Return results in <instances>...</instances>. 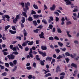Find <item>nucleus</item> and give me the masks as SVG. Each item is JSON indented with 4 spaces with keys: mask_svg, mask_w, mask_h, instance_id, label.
<instances>
[{
    "mask_svg": "<svg viewBox=\"0 0 79 79\" xmlns=\"http://www.w3.org/2000/svg\"><path fill=\"white\" fill-rule=\"evenodd\" d=\"M49 40H53V38L52 37H49Z\"/></svg>",
    "mask_w": 79,
    "mask_h": 79,
    "instance_id": "55",
    "label": "nucleus"
},
{
    "mask_svg": "<svg viewBox=\"0 0 79 79\" xmlns=\"http://www.w3.org/2000/svg\"><path fill=\"white\" fill-rule=\"evenodd\" d=\"M38 31H39V30H38V29H37L36 30L34 31V32L35 33H37L38 32Z\"/></svg>",
    "mask_w": 79,
    "mask_h": 79,
    "instance_id": "61",
    "label": "nucleus"
},
{
    "mask_svg": "<svg viewBox=\"0 0 79 79\" xmlns=\"http://www.w3.org/2000/svg\"><path fill=\"white\" fill-rule=\"evenodd\" d=\"M65 54L66 56H71V55H70V54H69V52H66L65 53Z\"/></svg>",
    "mask_w": 79,
    "mask_h": 79,
    "instance_id": "35",
    "label": "nucleus"
},
{
    "mask_svg": "<svg viewBox=\"0 0 79 79\" xmlns=\"http://www.w3.org/2000/svg\"><path fill=\"white\" fill-rule=\"evenodd\" d=\"M62 58H63V56H62V55H59L57 57V60H59Z\"/></svg>",
    "mask_w": 79,
    "mask_h": 79,
    "instance_id": "22",
    "label": "nucleus"
},
{
    "mask_svg": "<svg viewBox=\"0 0 79 79\" xmlns=\"http://www.w3.org/2000/svg\"><path fill=\"white\" fill-rule=\"evenodd\" d=\"M52 57H47L46 58V60H49V61H51V60H52Z\"/></svg>",
    "mask_w": 79,
    "mask_h": 79,
    "instance_id": "27",
    "label": "nucleus"
},
{
    "mask_svg": "<svg viewBox=\"0 0 79 79\" xmlns=\"http://www.w3.org/2000/svg\"><path fill=\"white\" fill-rule=\"evenodd\" d=\"M21 5H22V8H24V3L22 2L21 3Z\"/></svg>",
    "mask_w": 79,
    "mask_h": 79,
    "instance_id": "47",
    "label": "nucleus"
},
{
    "mask_svg": "<svg viewBox=\"0 0 79 79\" xmlns=\"http://www.w3.org/2000/svg\"><path fill=\"white\" fill-rule=\"evenodd\" d=\"M60 50H61L62 51H63V52H65V51H66V48H64L63 49L60 48Z\"/></svg>",
    "mask_w": 79,
    "mask_h": 79,
    "instance_id": "46",
    "label": "nucleus"
},
{
    "mask_svg": "<svg viewBox=\"0 0 79 79\" xmlns=\"http://www.w3.org/2000/svg\"><path fill=\"white\" fill-rule=\"evenodd\" d=\"M15 56H14V55L12 54L10 56V59H11V60H13V59H15Z\"/></svg>",
    "mask_w": 79,
    "mask_h": 79,
    "instance_id": "24",
    "label": "nucleus"
},
{
    "mask_svg": "<svg viewBox=\"0 0 79 79\" xmlns=\"http://www.w3.org/2000/svg\"><path fill=\"white\" fill-rule=\"evenodd\" d=\"M43 27V26L42 25H40L38 27H37V28H39L40 29H42Z\"/></svg>",
    "mask_w": 79,
    "mask_h": 79,
    "instance_id": "59",
    "label": "nucleus"
},
{
    "mask_svg": "<svg viewBox=\"0 0 79 79\" xmlns=\"http://www.w3.org/2000/svg\"><path fill=\"white\" fill-rule=\"evenodd\" d=\"M44 10H47V9H48V7H47V6L46 5L44 4Z\"/></svg>",
    "mask_w": 79,
    "mask_h": 79,
    "instance_id": "41",
    "label": "nucleus"
},
{
    "mask_svg": "<svg viewBox=\"0 0 79 79\" xmlns=\"http://www.w3.org/2000/svg\"><path fill=\"white\" fill-rule=\"evenodd\" d=\"M27 77L28 79H31L32 78V75H29L27 76Z\"/></svg>",
    "mask_w": 79,
    "mask_h": 79,
    "instance_id": "34",
    "label": "nucleus"
},
{
    "mask_svg": "<svg viewBox=\"0 0 79 79\" xmlns=\"http://www.w3.org/2000/svg\"><path fill=\"white\" fill-rule=\"evenodd\" d=\"M58 45H59L60 47H62L63 46V43H62L60 42H58Z\"/></svg>",
    "mask_w": 79,
    "mask_h": 79,
    "instance_id": "26",
    "label": "nucleus"
},
{
    "mask_svg": "<svg viewBox=\"0 0 79 79\" xmlns=\"http://www.w3.org/2000/svg\"><path fill=\"white\" fill-rule=\"evenodd\" d=\"M12 34H16V31H13L11 30H10L9 31Z\"/></svg>",
    "mask_w": 79,
    "mask_h": 79,
    "instance_id": "15",
    "label": "nucleus"
},
{
    "mask_svg": "<svg viewBox=\"0 0 79 79\" xmlns=\"http://www.w3.org/2000/svg\"><path fill=\"white\" fill-rule=\"evenodd\" d=\"M64 1L66 2L65 3L67 5H71V2L69 0H64Z\"/></svg>",
    "mask_w": 79,
    "mask_h": 79,
    "instance_id": "5",
    "label": "nucleus"
},
{
    "mask_svg": "<svg viewBox=\"0 0 79 79\" xmlns=\"http://www.w3.org/2000/svg\"><path fill=\"white\" fill-rule=\"evenodd\" d=\"M59 19L57 17H56V21L57 22V21H59Z\"/></svg>",
    "mask_w": 79,
    "mask_h": 79,
    "instance_id": "60",
    "label": "nucleus"
},
{
    "mask_svg": "<svg viewBox=\"0 0 79 79\" xmlns=\"http://www.w3.org/2000/svg\"><path fill=\"white\" fill-rule=\"evenodd\" d=\"M10 65V66H12V67H13V66H14L15 65L12 62H10L9 63Z\"/></svg>",
    "mask_w": 79,
    "mask_h": 79,
    "instance_id": "32",
    "label": "nucleus"
},
{
    "mask_svg": "<svg viewBox=\"0 0 79 79\" xmlns=\"http://www.w3.org/2000/svg\"><path fill=\"white\" fill-rule=\"evenodd\" d=\"M33 66L34 68H35V67H36V64L35 63H33Z\"/></svg>",
    "mask_w": 79,
    "mask_h": 79,
    "instance_id": "54",
    "label": "nucleus"
},
{
    "mask_svg": "<svg viewBox=\"0 0 79 79\" xmlns=\"http://www.w3.org/2000/svg\"><path fill=\"white\" fill-rule=\"evenodd\" d=\"M10 27V25H7V26H5V31H7L8 29V28Z\"/></svg>",
    "mask_w": 79,
    "mask_h": 79,
    "instance_id": "17",
    "label": "nucleus"
},
{
    "mask_svg": "<svg viewBox=\"0 0 79 79\" xmlns=\"http://www.w3.org/2000/svg\"><path fill=\"white\" fill-rule=\"evenodd\" d=\"M38 52L40 54V55H42L43 56H45L47 55H46V52H41L40 51H39Z\"/></svg>",
    "mask_w": 79,
    "mask_h": 79,
    "instance_id": "4",
    "label": "nucleus"
},
{
    "mask_svg": "<svg viewBox=\"0 0 79 79\" xmlns=\"http://www.w3.org/2000/svg\"><path fill=\"white\" fill-rule=\"evenodd\" d=\"M79 11V8L77 6H75V8L73 10V12H77Z\"/></svg>",
    "mask_w": 79,
    "mask_h": 79,
    "instance_id": "7",
    "label": "nucleus"
},
{
    "mask_svg": "<svg viewBox=\"0 0 79 79\" xmlns=\"http://www.w3.org/2000/svg\"><path fill=\"white\" fill-rule=\"evenodd\" d=\"M28 20L29 21H33V19L32 17H30L28 19Z\"/></svg>",
    "mask_w": 79,
    "mask_h": 79,
    "instance_id": "19",
    "label": "nucleus"
},
{
    "mask_svg": "<svg viewBox=\"0 0 79 79\" xmlns=\"http://www.w3.org/2000/svg\"><path fill=\"white\" fill-rule=\"evenodd\" d=\"M76 56V53H74L73 56L72 54L70 55V56L71 58H74V57Z\"/></svg>",
    "mask_w": 79,
    "mask_h": 79,
    "instance_id": "28",
    "label": "nucleus"
},
{
    "mask_svg": "<svg viewBox=\"0 0 79 79\" xmlns=\"http://www.w3.org/2000/svg\"><path fill=\"white\" fill-rule=\"evenodd\" d=\"M12 29L14 31L16 30V28L14 26H12Z\"/></svg>",
    "mask_w": 79,
    "mask_h": 79,
    "instance_id": "53",
    "label": "nucleus"
},
{
    "mask_svg": "<svg viewBox=\"0 0 79 79\" xmlns=\"http://www.w3.org/2000/svg\"><path fill=\"white\" fill-rule=\"evenodd\" d=\"M33 16L34 18L36 19V18H39V15H33Z\"/></svg>",
    "mask_w": 79,
    "mask_h": 79,
    "instance_id": "33",
    "label": "nucleus"
},
{
    "mask_svg": "<svg viewBox=\"0 0 79 79\" xmlns=\"http://www.w3.org/2000/svg\"><path fill=\"white\" fill-rule=\"evenodd\" d=\"M34 44V41H31L28 44L29 45H32Z\"/></svg>",
    "mask_w": 79,
    "mask_h": 79,
    "instance_id": "29",
    "label": "nucleus"
},
{
    "mask_svg": "<svg viewBox=\"0 0 79 79\" xmlns=\"http://www.w3.org/2000/svg\"><path fill=\"white\" fill-rule=\"evenodd\" d=\"M2 20L5 21V18H7V19H10V16L8 15H2Z\"/></svg>",
    "mask_w": 79,
    "mask_h": 79,
    "instance_id": "2",
    "label": "nucleus"
},
{
    "mask_svg": "<svg viewBox=\"0 0 79 79\" xmlns=\"http://www.w3.org/2000/svg\"><path fill=\"white\" fill-rule=\"evenodd\" d=\"M74 43L75 44H79V42L77 40H75Z\"/></svg>",
    "mask_w": 79,
    "mask_h": 79,
    "instance_id": "42",
    "label": "nucleus"
},
{
    "mask_svg": "<svg viewBox=\"0 0 79 79\" xmlns=\"http://www.w3.org/2000/svg\"><path fill=\"white\" fill-rule=\"evenodd\" d=\"M55 51L57 53H60V50L59 49H56Z\"/></svg>",
    "mask_w": 79,
    "mask_h": 79,
    "instance_id": "49",
    "label": "nucleus"
},
{
    "mask_svg": "<svg viewBox=\"0 0 79 79\" xmlns=\"http://www.w3.org/2000/svg\"><path fill=\"white\" fill-rule=\"evenodd\" d=\"M43 72H44V74H47L48 72H47V71L45 70V69H43Z\"/></svg>",
    "mask_w": 79,
    "mask_h": 79,
    "instance_id": "57",
    "label": "nucleus"
},
{
    "mask_svg": "<svg viewBox=\"0 0 79 79\" xmlns=\"http://www.w3.org/2000/svg\"><path fill=\"white\" fill-rule=\"evenodd\" d=\"M58 71H60V66H57L56 69V73H58Z\"/></svg>",
    "mask_w": 79,
    "mask_h": 79,
    "instance_id": "20",
    "label": "nucleus"
},
{
    "mask_svg": "<svg viewBox=\"0 0 79 79\" xmlns=\"http://www.w3.org/2000/svg\"><path fill=\"white\" fill-rule=\"evenodd\" d=\"M47 48L45 46H41V49L43 50H47Z\"/></svg>",
    "mask_w": 79,
    "mask_h": 79,
    "instance_id": "11",
    "label": "nucleus"
},
{
    "mask_svg": "<svg viewBox=\"0 0 79 79\" xmlns=\"http://www.w3.org/2000/svg\"><path fill=\"white\" fill-rule=\"evenodd\" d=\"M56 7V5H55V4H53L52 6L50 7L51 10H53V11L55 10Z\"/></svg>",
    "mask_w": 79,
    "mask_h": 79,
    "instance_id": "8",
    "label": "nucleus"
},
{
    "mask_svg": "<svg viewBox=\"0 0 79 79\" xmlns=\"http://www.w3.org/2000/svg\"><path fill=\"white\" fill-rule=\"evenodd\" d=\"M44 33L43 32H42L41 34L39 35V36L40 37V38L45 39V37H44Z\"/></svg>",
    "mask_w": 79,
    "mask_h": 79,
    "instance_id": "6",
    "label": "nucleus"
},
{
    "mask_svg": "<svg viewBox=\"0 0 79 79\" xmlns=\"http://www.w3.org/2000/svg\"><path fill=\"white\" fill-rule=\"evenodd\" d=\"M25 7L26 9L25 8H23V11L25 12H27V10H29V6H30V3L29 2H27V3H25Z\"/></svg>",
    "mask_w": 79,
    "mask_h": 79,
    "instance_id": "1",
    "label": "nucleus"
},
{
    "mask_svg": "<svg viewBox=\"0 0 79 79\" xmlns=\"http://www.w3.org/2000/svg\"><path fill=\"white\" fill-rule=\"evenodd\" d=\"M21 21L22 23H24L25 22V18L24 17H22Z\"/></svg>",
    "mask_w": 79,
    "mask_h": 79,
    "instance_id": "14",
    "label": "nucleus"
},
{
    "mask_svg": "<svg viewBox=\"0 0 79 79\" xmlns=\"http://www.w3.org/2000/svg\"><path fill=\"white\" fill-rule=\"evenodd\" d=\"M57 32L58 33H61V30L60 28H57Z\"/></svg>",
    "mask_w": 79,
    "mask_h": 79,
    "instance_id": "23",
    "label": "nucleus"
},
{
    "mask_svg": "<svg viewBox=\"0 0 79 79\" xmlns=\"http://www.w3.org/2000/svg\"><path fill=\"white\" fill-rule=\"evenodd\" d=\"M10 49H13V45H10Z\"/></svg>",
    "mask_w": 79,
    "mask_h": 79,
    "instance_id": "52",
    "label": "nucleus"
},
{
    "mask_svg": "<svg viewBox=\"0 0 79 79\" xmlns=\"http://www.w3.org/2000/svg\"><path fill=\"white\" fill-rule=\"evenodd\" d=\"M2 76H6V73L4 72V73H3L2 74Z\"/></svg>",
    "mask_w": 79,
    "mask_h": 79,
    "instance_id": "45",
    "label": "nucleus"
},
{
    "mask_svg": "<svg viewBox=\"0 0 79 79\" xmlns=\"http://www.w3.org/2000/svg\"><path fill=\"white\" fill-rule=\"evenodd\" d=\"M20 18V15H16V18H15V19H14L13 20V22L15 24L16 23V22L18 21V19H19Z\"/></svg>",
    "mask_w": 79,
    "mask_h": 79,
    "instance_id": "3",
    "label": "nucleus"
},
{
    "mask_svg": "<svg viewBox=\"0 0 79 79\" xmlns=\"http://www.w3.org/2000/svg\"><path fill=\"white\" fill-rule=\"evenodd\" d=\"M42 21L43 23H44V24H47V21H46V20L45 19H43L42 20Z\"/></svg>",
    "mask_w": 79,
    "mask_h": 79,
    "instance_id": "48",
    "label": "nucleus"
},
{
    "mask_svg": "<svg viewBox=\"0 0 79 79\" xmlns=\"http://www.w3.org/2000/svg\"><path fill=\"white\" fill-rule=\"evenodd\" d=\"M48 76H51V74L50 73H48L45 75V77H48Z\"/></svg>",
    "mask_w": 79,
    "mask_h": 79,
    "instance_id": "38",
    "label": "nucleus"
},
{
    "mask_svg": "<svg viewBox=\"0 0 79 79\" xmlns=\"http://www.w3.org/2000/svg\"><path fill=\"white\" fill-rule=\"evenodd\" d=\"M54 14H55V15H56L57 16H58L60 15V14H59V13L56 11H55L54 12Z\"/></svg>",
    "mask_w": 79,
    "mask_h": 79,
    "instance_id": "30",
    "label": "nucleus"
},
{
    "mask_svg": "<svg viewBox=\"0 0 79 79\" xmlns=\"http://www.w3.org/2000/svg\"><path fill=\"white\" fill-rule=\"evenodd\" d=\"M49 28L50 29H52V28H53V25H52L50 24L49 26Z\"/></svg>",
    "mask_w": 79,
    "mask_h": 79,
    "instance_id": "40",
    "label": "nucleus"
},
{
    "mask_svg": "<svg viewBox=\"0 0 79 79\" xmlns=\"http://www.w3.org/2000/svg\"><path fill=\"white\" fill-rule=\"evenodd\" d=\"M17 49H19V48H18V47H15L12 48V50L13 51H17Z\"/></svg>",
    "mask_w": 79,
    "mask_h": 79,
    "instance_id": "13",
    "label": "nucleus"
},
{
    "mask_svg": "<svg viewBox=\"0 0 79 79\" xmlns=\"http://www.w3.org/2000/svg\"><path fill=\"white\" fill-rule=\"evenodd\" d=\"M5 65L6 66L7 68H9V64L8 63H6L5 64Z\"/></svg>",
    "mask_w": 79,
    "mask_h": 79,
    "instance_id": "50",
    "label": "nucleus"
},
{
    "mask_svg": "<svg viewBox=\"0 0 79 79\" xmlns=\"http://www.w3.org/2000/svg\"><path fill=\"white\" fill-rule=\"evenodd\" d=\"M29 55L31 57V58H34V56L32 54L29 53Z\"/></svg>",
    "mask_w": 79,
    "mask_h": 79,
    "instance_id": "58",
    "label": "nucleus"
},
{
    "mask_svg": "<svg viewBox=\"0 0 79 79\" xmlns=\"http://www.w3.org/2000/svg\"><path fill=\"white\" fill-rule=\"evenodd\" d=\"M7 51H8V49L6 48V49H4L2 50V52H6Z\"/></svg>",
    "mask_w": 79,
    "mask_h": 79,
    "instance_id": "62",
    "label": "nucleus"
},
{
    "mask_svg": "<svg viewBox=\"0 0 79 79\" xmlns=\"http://www.w3.org/2000/svg\"><path fill=\"white\" fill-rule=\"evenodd\" d=\"M33 23L35 26H37V22L36 21H33Z\"/></svg>",
    "mask_w": 79,
    "mask_h": 79,
    "instance_id": "25",
    "label": "nucleus"
},
{
    "mask_svg": "<svg viewBox=\"0 0 79 79\" xmlns=\"http://www.w3.org/2000/svg\"><path fill=\"white\" fill-rule=\"evenodd\" d=\"M2 39L3 40H6V38L5 37V34H3V35L2 36Z\"/></svg>",
    "mask_w": 79,
    "mask_h": 79,
    "instance_id": "21",
    "label": "nucleus"
},
{
    "mask_svg": "<svg viewBox=\"0 0 79 79\" xmlns=\"http://www.w3.org/2000/svg\"><path fill=\"white\" fill-rule=\"evenodd\" d=\"M40 62L41 65H42V66H44V62H45V60H44L43 61L40 60Z\"/></svg>",
    "mask_w": 79,
    "mask_h": 79,
    "instance_id": "16",
    "label": "nucleus"
},
{
    "mask_svg": "<svg viewBox=\"0 0 79 79\" xmlns=\"http://www.w3.org/2000/svg\"><path fill=\"white\" fill-rule=\"evenodd\" d=\"M23 34L24 35V36L26 37V36H27V32L25 30H24Z\"/></svg>",
    "mask_w": 79,
    "mask_h": 79,
    "instance_id": "18",
    "label": "nucleus"
},
{
    "mask_svg": "<svg viewBox=\"0 0 79 79\" xmlns=\"http://www.w3.org/2000/svg\"><path fill=\"white\" fill-rule=\"evenodd\" d=\"M66 32L67 33V34L68 35V36L69 37H72V36L71 35L69 34V33H70V31H66Z\"/></svg>",
    "mask_w": 79,
    "mask_h": 79,
    "instance_id": "9",
    "label": "nucleus"
},
{
    "mask_svg": "<svg viewBox=\"0 0 79 79\" xmlns=\"http://www.w3.org/2000/svg\"><path fill=\"white\" fill-rule=\"evenodd\" d=\"M35 11L32 10L31 14H32V15H34V14H35Z\"/></svg>",
    "mask_w": 79,
    "mask_h": 79,
    "instance_id": "64",
    "label": "nucleus"
},
{
    "mask_svg": "<svg viewBox=\"0 0 79 79\" xmlns=\"http://www.w3.org/2000/svg\"><path fill=\"white\" fill-rule=\"evenodd\" d=\"M36 58L37 60H40V58H39V56L38 55H36Z\"/></svg>",
    "mask_w": 79,
    "mask_h": 79,
    "instance_id": "51",
    "label": "nucleus"
},
{
    "mask_svg": "<svg viewBox=\"0 0 79 79\" xmlns=\"http://www.w3.org/2000/svg\"><path fill=\"white\" fill-rule=\"evenodd\" d=\"M55 61V59H53L51 62V64H53V63Z\"/></svg>",
    "mask_w": 79,
    "mask_h": 79,
    "instance_id": "56",
    "label": "nucleus"
},
{
    "mask_svg": "<svg viewBox=\"0 0 79 79\" xmlns=\"http://www.w3.org/2000/svg\"><path fill=\"white\" fill-rule=\"evenodd\" d=\"M26 69H28V70H30L31 69V67L30 66L27 67Z\"/></svg>",
    "mask_w": 79,
    "mask_h": 79,
    "instance_id": "63",
    "label": "nucleus"
},
{
    "mask_svg": "<svg viewBox=\"0 0 79 79\" xmlns=\"http://www.w3.org/2000/svg\"><path fill=\"white\" fill-rule=\"evenodd\" d=\"M13 63L14 64L16 65V64L17 63V61H16V60H14L13 61Z\"/></svg>",
    "mask_w": 79,
    "mask_h": 79,
    "instance_id": "43",
    "label": "nucleus"
},
{
    "mask_svg": "<svg viewBox=\"0 0 79 79\" xmlns=\"http://www.w3.org/2000/svg\"><path fill=\"white\" fill-rule=\"evenodd\" d=\"M22 14L23 16H24L25 18H27V14H26V12H22Z\"/></svg>",
    "mask_w": 79,
    "mask_h": 79,
    "instance_id": "12",
    "label": "nucleus"
},
{
    "mask_svg": "<svg viewBox=\"0 0 79 79\" xmlns=\"http://www.w3.org/2000/svg\"><path fill=\"white\" fill-rule=\"evenodd\" d=\"M33 7L35 8V9H38V7L35 4H34L33 5Z\"/></svg>",
    "mask_w": 79,
    "mask_h": 79,
    "instance_id": "36",
    "label": "nucleus"
},
{
    "mask_svg": "<svg viewBox=\"0 0 79 79\" xmlns=\"http://www.w3.org/2000/svg\"><path fill=\"white\" fill-rule=\"evenodd\" d=\"M27 45V44H26V43L24 42V43H23V44L22 45V46H23L24 47H26V46Z\"/></svg>",
    "mask_w": 79,
    "mask_h": 79,
    "instance_id": "44",
    "label": "nucleus"
},
{
    "mask_svg": "<svg viewBox=\"0 0 79 79\" xmlns=\"http://www.w3.org/2000/svg\"><path fill=\"white\" fill-rule=\"evenodd\" d=\"M12 53L13 55H18V52L16 51Z\"/></svg>",
    "mask_w": 79,
    "mask_h": 79,
    "instance_id": "31",
    "label": "nucleus"
},
{
    "mask_svg": "<svg viewBox=\"0 0 79 79\" xmlns=\"http://www.w3.org/2000/svg\"><path fill=\"white\" fill-rule=\"evenodd\" d=\"M17 69V66H15L14 67L13 69V71H15Z\"/></svg>",
    "mask_w": 79,
    "mask_h": 79,
    "instance_id": "37",
    "label": "nucleus"
},
{
    "mask_svg": "<svg viewBox=\"0 0 79 79\" xmlns=\"http://www.w3.org/2000/svg\"><path fill=\"white\" fill-rule=\"evenodd\" d=\"M67 25H69V24H71V22L70 21H67L66 22Z\"/></svg>",
    "mask_w": 79,
    "mask_h": 79,
    "instance_id": "39",
    "label": "nucleus"
},
{
    "mask_svg": "<svg viewBox=\"0 0 79 79\" xmlns=\"http://www.w3.org/2000/svg\"><path fill=\"white\" fill-rule=\"evenodd\" d=\"M71 66L73 67H74L75 68H77V66L76 64L74 63H72L71 64Z\"/></svg>",
    "mask_w": 79,
    "mask_h": 79,
    "instance_id": "10",
    "label": "nucleus"
}]
</instances>
